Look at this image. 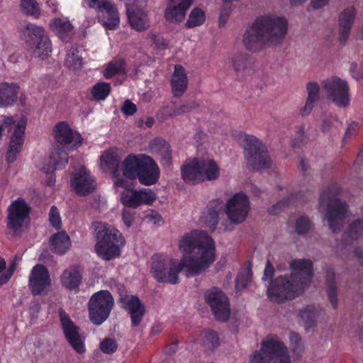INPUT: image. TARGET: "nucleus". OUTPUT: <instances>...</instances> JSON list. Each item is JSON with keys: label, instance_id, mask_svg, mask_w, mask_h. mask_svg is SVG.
<instances>
[{"label": "nucleus", "instance_id": "12", "mask_svg": "<svg viewBox=\"0 0 363 363\" xmlns=\"http://www.w3.org/2000/svg\"><path fill=\"white\" fill-rule=\"evenodd\" d=\"M114 306L111 294L107 290L94 293L88 303L89 319L96 325H100L110 315Z\"/></svg>", "mask_w": 363, "mask_h": 363}, {"label": "nucleus", "instance_id": "42", "mask_svg": "<svg viewBox=\"0 0 363 363\" xmlns=\"http://www.w3.org/2000/svg\"><path fill=\"white\" fill-rule=\"evenodd\" d=\"M64 65L67 68H79L83 65V57L76 48L72 47L67 51Z\"/></svg>", "mask_w": 363, "mask_h": 363}, {"label": "nucleus", "instance_id": "29", "mask_svg": "<svg viewBox=\"0 0 363 363\" xmlns=\"http://www.w3.org/2000/svg\"><path fill=\"white\" fill-rule=\"evenodd\" d=\"M71 245L70 238L65 231L53 234L50 240V250L57 255H64L70 249Z\"/></svg>", "mask_w": 363, "mask_h": 363}, {"label": "nucleus", "instance_id": "55", "mask_svg": "<svg viewBox=\"0 0 363 363\" xmlns=\"http://www.w3.org/2000/svg\"><path fill=\"white\" fill-rule=\"evenodd\" d=\"M121 110L125 116H133L137 111V106L130 100L126 99L123 102Z\"/></svg>", "mask_w": 363, "mask_h": 363}, {"label": "nucleus", "instance_id": "15", "mask_svg": "<svg viewBox=\"0 0 363 363\" xmlns=\"http://www.w3.org/2000/svg\"><path fill=\"white\" fill-rule=\"evenodd\" d=\"M204 297L216 319L226 322L230 315V303L226 295L218 288L213 287L205 292Z\"/></svg>", "mask_w": 363, "mask_h": 363}, {"label": "nucleus", "instance_id": "11", "mask_svg": "<svg viewBox=\"0 0 363 363\" xmlns=\"http://www.w3.org/2000/svg\"><path fill=\"white\" fill-rule=\"evenodd\" d=\"M3 125L8 128H11L15 125L13 132L12 133L9 147L6 153V161L9 163H13L22 150L25 141V131L27 125V118L25 116L16 123V120L13 116H3Z\"/></svg>", "mask_w": 363, "mask_h": 363}, {"label": "nucleus", "instance_id": "57", "mask_svg": "<svg viewBox=\"0 0 363 363\" xmlns=\"http://www.w3.org/2000/svg\"><path fill=\"white\" fill-rule=\"evenodd\" d=\"M99 12L104 11L106 13H114L117 9L116 5L109 0H103L96 8Z\"/></svg>", "mask_w": 363, "mask_h": 363}, {"label": "nucleus", "instance_id": "27", "mask_svg": "<svg viewBox=\"0 0 363 363\" xmlns=\"http://www.w3.org/2000/svg\"><path fill=\"white\" fill-rule=\"evenodd\" d=\"M20 86L16 83H0V107L13 106L18 99Z\"/></svg>", "mask_w": 363, "mask_h": 363}, {"label": "nucleus", "instance_id": "2", "mask_svg": "<svg viewBox=\"0 0 363 363\" xmlns=\"http://www.w3.org/2000/svg\"><path fill=\"white\" fill-rule=\"evenodd\" d=\"M184 254L187 277L199 275L210 267L216 259V245L211 237L202 230H191L184 234L179 242Z\"/></svg>", "mask_w": 363, "mask_h": 363}, {"label": "nucleus", "instance_id": "4", "mask_svg": "<svg viewBox=\"0 0 363 363\" xmlns=\"http://www.w3.org/2000/svg\"><path fill=\"white\" fill-rule=\"evenodd\" d=\"M54 138L57 145L52 151L49 164L53 170L62 169L68 163L69 157L66 150L60 146L62 145H71L72 148H77L82 143V135L74 131L67 121H61L53 127Z\"/></svg>", "mask_w": 363, "mask_h": 363}, {"label": "nucleus", "instance_id": "10", "mask_svg": "<svg viewBox=\"0 0 363 363\" xmlns=\"http://www.w3.org/2000/svg\"><path fill=\"white\" fill-rule=\"evenodd\" d=\"M22 34L27 46L33 50L36 57L44 60L50 56L52 51V43L43 27L28 24L22 30Z\"/></svg>", "mask_w": 363, "mask_h": 363}, {"label": "nucleus", "instance_id": "43", "mask_svg": "<svg viewBox=\"0 0 363 363\" xmlns=\"http://www.w3.org/2000/svg\"><path fill=\"white\" fill-rule=\"evenodd\" d=\"M299 316L307 328L315 326L316 311L313 306H306L299 312Z\"/></svg>", "mask_w": 363, "mask_h": 363}, {"label": "nucleus", "instance_id": "49", "mask_svg": "<svg viewBox=\"0 0 363 363\" xmlns=\"http://www.w3.org/2000/svg\"><path fill=\"white\" fill-rule=\"evenodd\" d=\"M21 8L28 15L38 16L40 14L39 6L35 0H21Z\"/></svg>", "mask_w": 363, "mask_h": 363}, {"label": "nucleus", "instance_id": "40", "mask_svg": "<svg viewBox=\"0 0 363 363\" xmlns=\"http://www.w3.org/2000/svg\"><path fill=\"white\" fill-rule=\"evenodd\" d=\"M111 91V87L110 84L99 82L92 86L91 94L95 101H103L109 96Z\"/></svg>", "mask_w": 363, "mask_h": 363}, {"label": "nucleus", "instance_id": "52", "mask_svg": "<svg viewBox=\"0 0 363 363\" xmlns=\"http://www.w3.org/2000/svg\"><path fill=\"white\" fill-rule=\"evenodd\" d=\"M200 104L196 101H191L190 102L186 103L180 106L179 107H177L174 108L172 113L169 114L170 116H176L184 113H189L192 110L199 107Z\"/></svg>", "mask_w": 363, "mask_h": 363}, {"label": "nucleus", "instance_id": "56", "mask_svg": "<svg viewBox=\"0 0 363 363\" xmlns=\"http://www.w3.org/2000/svg\"><path fill=\"white\" fill-rule=\"evenodd\" d=\"M149 39L157 49L164 50L167 48V43L163 38L159 37L155 34H150Z\"/></svg>", "mask_w": 363, "mask_h": 363}, {"label": "nucleus", "instance_id": "19", "mask_svg": "<svg viewBox=\"0 0 363 363\" xmlns=\"http://www.w3.org/2000/svg\"><path fill=\"white\" fill-rule=\"evenodd\" d=\"M71 186L79 196H86L96 189V183L91 172L84 167L76 169L70 177Z\"/></svg>", "mask_w": 363, "mask_h": 363}, {"label": "nucleus", "instance_id": "61", "mask_svg": "<svg viewBox=\"0 0 363 363\" xmlns=\"http://www.w3.org/2000/svg\"><path fill=\"white\" fill-rule=\"evenodd\" d=\"M122 219L125 226L129 228L133 225L135 219V213L129 210H125L123 211Z\"/></svg>", "mask_w": 363, "mask_h": 363}, {"label": "nucleus", "instance_id": "3", "mask_svg": "<svg viewBox=\"0 0 363 363\" xmlns=\"http://www.w3.org/2000/svg\"><path fill=\"white\" fill-rule=\"evenodd\" d=\"M289 23L285 17L264 14L257 17L246 28L242 42L252 52H258L266 47L277 46L285 39Z\"/></svg>", "mask_w": 363, "mask_h": 363}, {"label": "nucleus", "instance_id": "39", "mask_svg": "<svg viewBox=\"0 0 363 363\" xmlns=\"http://www.w3.org/2000/svg\"><path fill=\"white\" fill-rule=\"evenodd\" d=\"M206 15L204 11L199 8H194L189 14L188 19L185 23V28H193L200 26L204 23Z\"/></svg>", "mask_w": 363, "mask_h": 363}, {"label": "nucleus", "instance_id": "25", "mask_svg": "<svg viewBox=\"0 0 363 363\" xmlns=\"http://www.w3.org/2000/svg\"><path fill=\"white\" fill-rule=\"evenodd\" d=\"M202 166L200 164V159L196 157L187 163L184 164L181 167V174L183 180L189 184L195 185L202 182L201 175Z\"/></svg>", "mask_w": 363, "mask_h": 363}, {"label": "nucleus", "instance_id": "7", "mask_svg": "<svg viewBox=\"0 0 363 363\" xmlns=\"http://www.w3.org/2000/svg\"><path fill=\"white\" fill-rule=\"evenodd\" d=\"M240 140L242 143L244 156L249 168L261 171L271 167L272 159L262 140L247 133H242Z\"/></svg>", "mask_w": 363, "mask_h": 363}, {"label": "nucleus", "instance_id": "30", "mask_svg": "<svg viewBox=\"0 0 363 363\" xmlns=\"http://www.w3.org/2000/svg\"><path fill=\"white\" fill-rule=\"evenodd\" d=\"M82 281V273L74 266H71L65 269L60 276L62 286L69 291L78 289Z\"/></svg>", "mask_w": 363, "mask_h": 363}, {"label": "nucleus", "instance_id": "38", "mask_svg": "<svg viewBox=\"0 0 363 363\" xmlns=\"http://www.w3.org/2000/svg\"><path fill=\"white\" fill-rule=\"evenodd\" d=\"M201 340L206 350H213L220 345V337L218 333L212 330L208 329L201 333Z\"/></svg>", "mask_w": 363, "mask_h": 363}, {"label": "nucleus", "instance_id": "33", "mask_svg": "<svg viewBox=\"0 0 363 363\" xmlns=\"http://www.w3.org/2000/svg\"><path fill=\"white\" fill-rule=\"evenodd\" d=\"M185 69H174L171 78V88L174 98H180L186 91L189 79Z\"/></svg>", "mask_w": 363, "mask_h": 363}, {"label": "nucleus", "instance_id": "28", "mask_svg": "<svg viewBox=\"0 0 363 363\" xmlns=\"http://www.w3.org/2000/svg\"><path fill=\"white\" fill-rule=\"evenodd\" d=\"M307 98L303 107L299 111L302 116H308L320 99V89L317 82H309L306 84Z\"/></svg>", "mask_w": 363, "mask_h": 363}, {"label": "nucleus", "instance_id": "62", "mask_svg": "<svg viewBox=\"0 0 363 363\" xmlns=\"http://www.w3.org/2000/svg\"><path fill=\"white\" fill-rule=\"evenodd\" d=\"M230 15V8H223L222 11H220L219 19H218V26L219 27H223L227 21H228V18Z\"/></svg>", "mask_w": 363, "mask_h": 363}, {"label": "nucleus", "instance_id": "44", "mask_svg": "<svg viewBox=\"0 0 363 363\" xmlns=\"http://www.w3.org/2000/svg\"><path fill=\"white\" fill-rule=\"evenodd\" d=\"M252 274L250 267L242 269L236 277V288L238 289L246 288L251 280Z\"/></svg>", "mask_w": 363, "mask_h": 363}, {"label": "nucleus", "instance_id": "13", "mask_svg": "<svg viewBox=\"0 0 363 363\" xmlns=\"http://www.w3.org/2000/svg\"><path fill=\"white\" fill-rule=\"evenodd\" d=\"M328 99L338 108H346L351 102L348 83L338 77H332L322 82Z\"/></svg>", "mask_w": 363, "mask_h": 363}, {"label": "nucleus", "instance_id": "21", "mask_svg": "<svg viewBox=\"0 0 363 363\" xmlns=\"http://www.w3.org/2000/svg\"><path fill=\"white\" fill-rule=\"evenodd\" d=\"M51 284L50 274L45 266L36 264L31 270L28 286L33 295L42 294Z\"/></svg>", "mask_w": 363, "mask_h": 363}, {"label": "nucleus", "instance_id": "41", "mask_svg": "<svg viewBox=\"0 0 363 363\" xmlns=\"http://www.w3.org/2000/svg\"><path fill=\"white\" fill-rule=\"evenodd\" d=\"M302 192L292 194L289 197L283 199L282 200L277 202L276 204L269 207L268 209V213L270 215H277L282 211L283 208L289 206L293 201H301L302 199Z\"/></svg>", "mask_w": 363, "mask_h": 363}, {"label": "nucleus", "instance_id": "18", "mask_svg": "<svg viewBox=\"0 0 363 363\" xmlns=\"http://www.w3.org/2000/svg\"><path fill=\"white\" fill-rule=\"evenodd\" d=\"M128 182L123 187L124 190L121 192V200L123 205L125 207L137 208L143 204H152L156 199L155 192L148 189H141L140 190L128 188Z\"/></svg>", "mask_w": 363, "mask_h": 363}, {"label": "nucleus", "instance_id": "51", "mask_svg": "<svg viewBox=\"0 0 363 363\" xmlns=\"http://www.w3.org/2000/svg\"><path fill=\"white\" fill-rule=\"evenodd\" d=\"M311 228V220L306 216H301L296 220L295 228L298 235L307 234Z\"/></svg>", "mask_w": 363, "mask_h": 363}, {"label": "nucleus", "instance_id": "17", "mask_svg": "<svg viewBox=\"0 0 363 363\" xmlns=\"http://www.w3.org/2000/svg\"><path fill=\"white\" fill-rule=\"evenodd\" d=\"M31 208L22 198L13 201L8 208L7 226L15 233L23 226L29 218Z\"/></svg>", "mask_w": 363, "mask_h": 363}, {"label": "nucleus", "instance_id": "16", "mask_svg": "<svg viewBox=\"0 0 363 363\" xmlns=\"http://www.w3.org/2000/svg\"><path fill=\"white\" fill-rule=\"evenodd\" d=\"M250 210V201L243 192L235 194L229 199L225 206V213L228 219L234 223H242Z\"/></svg>", "mask_w": 363, "mask_h": 363}, {"label": "nucleus", "instance_id": "54", "mask_svg": "<svg viewBox=\"0 0 363 363\" xmlns=\"http://www.w3.org/2000/svg\"><path fill=\"white\" fill-rule=\"evenodd\" d=\"M49 220H50V225L56 230H59L61 228V227H62L61 217H60V212H59L57 208L55 206H52L50 208V210L49 212Z\"/></svg>", "mask_w": 363, "mask_h": 363}, {"label": "nucleus", "instance_id": "58", "mask_svg": "<svg viewBox=\"0 0 363 363\" xmlns=\"http://www.w3.org/2000/svg\"><path fill=\"white\" fill-rule=\"evenodd\" d=\"M158 155L161 156V163L163 165H169L172 162V150L169 145L167 148H164L163 151L160 152Z\"/></svg>", "mask_w": 363, "mask_h": 363}, {"label": "nucleus", "instance_id": "20", "mask_svg": "<svg viewBox=\"0 0 363 363\" xmlns=\"http://www.w3.org/2000/svg\"><path fill=\"white\" fill-rule=\"evenodd\" d=\"M121 307L128 312L132 327L139 326L143 319L146 309L141 300L135 295H121L118 299Z\"/></svg>", "mask_w": 363, "mask_h": 363}, {"label": "nucleus", "instance_id": "63", "mask_svg": "<svg viewBox=\"0 0 363 363\" xmlns=\"http://www.w3.org/2000/svg\"><path fill=\"white\" fill-rule=\"evenodd\" d=\"M359 123L352 121L350 123L347 128L345 136H344V140H346L347 139H350L353 135H354L358 129Z\"/></svg>", "mask_w": 363, "mask_h": 363}, {"label": "nucleus", "instance_id": "23", "mask_svg": "<svg viewBox=\"0 0 363 363\" xmlns=\"http://www.w3.org/2000/svg\"><path fill=\"white\" fill-rule=\"evenodd\" d=\"M101 162L111 170L114 184L116 186L125 187L127 185V181L120 174L121 162L117 155L106 152L101 156Z\"/></svg>", "mask_w": 363, "mask_h": 363}, {"label": "nucleus", "instance_id": "8", "mask_svg": "<svg viewBox=\"0 0 363 363\" xmlns=\"http://www.w3.org/2000/svg\"><path fill=\"white\" fill-rule=\"evenodd\" d=\"M184 270L186 272L184 261L177 263L174 259L162 253L152 257L150 273L159 283L178 284L179 274Z\"/></svg>", "mask_w": 363, "mask_h": 363}, {"label": "nucleus", "instance_id": "31", "mask_svg": "<svg viewBox=\"0 0 363 363\" xmlns=\"http://www.w3.org/2000/svg\"><path fill=\"white\" fill-rule=\"evenodd\" d=\"M356 16V10L354 7H348L345 9L340 15L339 27H340V40L345 43L347 39L352 25Z\"/></svg>", "mask_w": 363, "mask_h": 363}, {"label": "nucleus", "instance_id": "45", "mask_svg": "<svg viewBox=\"0 0 363 363\" xmlns=\"http://www.w3.org/2000/svg\"><path fill=\"white\" fill-rule=\"evenodd\" d=\"M363 233V220L357 219L353 221L349 226V229L344 233L352 240H357Z\"/></svg>", "mask_w": 363, "mask_h": 363}, {"label": "nucleus", "instance_id": "64", "mask_svg": "<svg viewBox=\"0 0 363 363\" xmlns=\"http://www.w3.org/2000/svg\"><path fill=\"white\" fill-rule=\"evenodd\" d=\"M125 65L124 60L121 57H116L113 58L111 62L108 64L107 68H123Z\"/></svg>", "mask_w": 363, "mask_h": 363}, {"label": "nucleus", "instance_id": "22", "mask_svg": "<svg viewBox=\"0 0 363 363\" xmlns=\"http://www.w3.org/2000/svg\"><path fill=\"white\" fill-rule=\"evenodd\" d=\"M160 177V169L157 162L147 155H143L137 179L145 186L155 184Z\"/></svg>", "mask_w": 363, "mask_h": 363}, {"label": "nucleus", "instance_id": "46", "mask_svg": "<svg viewBox=\"0 0 363 363\" xmlns=\"http://www.w3.org/2000/svg\"><path fill=\"white\" fill-rule=\"evenodd\" d=\"M107 14V19H102L99 18V21L101 22L103 26L108 30L116 29L120 23V18L118 9L114 11V13H109Z\"/></svg>", "mask_w": 363, "mask_h": 363}, {"label": "nucleus", "instance_id": "59", "mask_svg": "<svg viewBox=\"0 0 363 363\" xmlns=\"http://www.w3.org/2000/svg\"><path fill=\"white\" fill-rule=\"evenodd\" d=\"M249 61L250 65L253 62V59L251 56L247 55H237L233 58L234 65L236 66H245L247 64L245 62Z\"/></svg>", "mask_w": 363, "mask_h": 363}, {"label": "nucleus", "instance_id": "37", "mask_svg": "<svg viewBox=\"0 0 363 363\" xmlns=\"http://www.w3.org/2000/svg\"><path fill=\"white\" fill-rule=\"evenodd\" d=\"M325 281L327 284V294L328 299L334 309L338 306V300L337 296V286L335 282V272L333 270H328L326 273Z\"/></svg>", "mask_w": 363, "mask_h": 363}, {"label": "nucleus", "instance_id": "47", "mask_svg": "<svg viewBox=\"0 0 363 363\" xmlns=\"http://www.w3.org/2000/svg\"><path fill=\"white\" fill-rule=\"evenodd\" d=\"M107 14V19H102L99 18V21L101 22L103 26L108 30L116 29L120 23V18L118 9L114 11V13H109Z\"/></svg>", "mask_w": 363, "mask_h": 363}, {"label": "nucleus", "instance_id": "50", "mask_svg": "<svg viewBox=\"0 0 363 363\" xmlns=\"http://www.w3.org/2000/svg\"><path fill=\"white\" fill-rule=\"evenodd\" d=\"M99 348L103 353L112 354L117 350L118 344L116 340L111 337H106L100 342Z\"/></svg>", "mask_w": 363, "mask_h": 363}, {"label": "nucleus", "instance_id": "9", "mask_svg": "<svg viewBox=\"0 0 363 363\" xmlns=\"http://www.w3.org/2000/svg\"><path fill=\"white\" fill-rule=\"evenodd\" d=\"M290 363L287 347L277 336L271 337L261 342L259 350L250 356V363Z\"/></svg>", "mask_w": 363, "mask_h": 363}, {"label": "nucleus", "instance_id": "5", "mask_svg": "<svg viewBox=\"0 0 363 363\" xmlns=\"http://www.w3.org/2000/svg\"><path fill=\"white\" fill-rule=\"evenodd\" d=\"M340 191L339 184H332L323 191L319 198V211L325 210L329 228L334 233L340 230L341 223L347 217V203L337 198Z\"/></svg>", "mask_w": 363, "mask_h": 363}, {"label": "nucleus", "instance_id": "26", "mask_svg": "<svg viewBox=\"0 0 363 363\" xmlns=\"http://www.w3.org/2000/svg\"><path fill=\"white\" fill-rule=\"evenodd\" d=\"M224 207L223 203L220 199L213 200L207 206V210L202 213L201 220L214 230L218 223L219 215Z\"/></svg>", "mask_w": 363, "mask_h": 363}, {"label": "nucleus", "instance_id": "24", "mask_svg": "<svg viewBox=\"0 0 363 363\" xmlns=\"http://www.w3.org/2000/svg\"><path fill=\"white\" fill-rule=\"evenodd\" d=\"M143 155L144 154H129L121 162L120 173H122V174H121V177L126 181L127 179H137Z\"/></svg>", "mask_w": 363, "mask_h": 363}, {"label": "nucleus", "instance_id": "36", "mask_svg": "<svg viewBox=\"0 0 363 363\" xmlns=\"http://www.w3.org/2000/svg\"><path fill=\"white\" fill-rule=\"evenodd\" d=\"M188 9L168 2L164 11L165 19L171 23H179L184 21Z\"/></svg>", "mask_w": 363, "mask_h": 363}, {"label": "nucleus", "instance_id": "1", "mask_svg": "<svg viewBox=\"0 0 363 363\" xmlns=\"http://www.w3.org/2000/svg\"><path fill=\"white\" fill-rule=\"evenodd\" d=\"M313 267L310 259H292L291 274L278 276L269 282L267 290L269 298L278 304L295 299L311 284Z\"/></svg>", "mask_w": 363, "mask_h": 363}, {"label": "nucleus", "instance_id": "53", "mask_svg": "<svg viewBox=\"0 0 363 363\" xmlns=\"http://www.w3.org/2000/svg\"><path fill=\"white\" fill-rule=\"evenodd\" d=\"M169 145L163 138H156L150 142L149 147L152 153L158 155L164 148L167 149Z\"/></svg>", "mask_w": 363, "mask_h": 363}, {"label": "nucleus", "instance_id": "6", "mask_svg": "<svg viewBox=\"0 0 363 363\" xmlns=\"http://www.w3.org/2000/svg\"><path fill=\"white\" fill-rule=\"evenodd\" d=\"M95 250L106 261H110L121 255L120 247L124 245L122 233L114 227L101 222L96 223Z\"/></svg>", "mask_w": 363, "mask_h": 363}, {"label": "nucleus", "instance_id": "34", "mask_svg": "<svg viewBox=\"0 0 363 363\" xmlns=\"http://www.w3.org/2000/svg\"><path fill=\"white\" fill-rule=\"evenodd\" d=\"M50 28L62 40H67L74 35V28L65 18H55L50 22Z\"/></svg>", "mask_w": 363, "mask_h": 363}, {"label": "nucleus", "instance_id": "14", "mask_svg": "<svg viewBox=\"0 0 363 363\" xmlns=\"http://www.w3.org/2000/svg\"><path fill=\"white\" fill-rule=\"evenodd\" d=\"M61 327L65 339L78 354L86 352L85 338L80 334V328L75 325L65 310H59Z\"/></svg>", "mask_w": 363, "mask_h": 363}, {"label": "nucleus", "instance_id": "48", "mask_svg": "<svg viewBox=\"0 0 363 363\" xmlns=\"http://www.w3.org/2000/svg\"><path fill=\"white\" fill-rule=\"evenodd\" d=\"M304 130L305 125L303 124L296 126L295 135L291 140V146L293 147H300L306 143V137Z\"/></svg>", "mask_w": 363, "mask_h": 363}, {"label": "nucleus", "instance_id": "35", "mask_svg": "<svg viewBox=\"0 0 363 363\" xmlns=\"http://www.w3.org/2000/svg\"><path fill=\"white\" fill-rule=\"evenodd\" d=\"M200 164L202 166L201 170L203 177L202 182L215 180L218 178L220 175V170L214 160L200 159Z\"/></svg>", "mask_w": 363, "mask_h": 363}, {"label": "nucleus", "instance_id": "32", "mask_svg": "<svg viewBox=\"0 0 363 363\" xmlns=\"http://www.w3.org/2000/svg\"><path fill=\"white\" fill-rule=\"evenodd\" d=\"M128 21L131 27L137 31H144L150 28V21L147 14L140 9L127 10Z\"/></svg>", "mask_w": 363, "mask_h": 363}, {"label": "nucleus", "instance_id": "60", "mask_svg": "<svg viewBox=\"0 0 363 363\" xmlns=\"http://www.w3.org/2000/svg\"><path fill=\"white\" fill-rule=\"evenodd\" d=\"M274 275V266L269 260H267L266 266H265V269L264 271L262 279L263 280L269 279L271 281L272 280L274 279H272Z\"/></svg>", "mask_w": 363, "mask_h": 363}]
</instances>
